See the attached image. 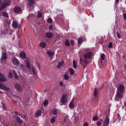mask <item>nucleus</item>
I'll return each mask as SVG.
<instances>
[{"mask_svg":"<svg viewBox=\"0 0 126 126\" xmlns=\"http://www.w3.org/2000/svg\"><path fill=\"white\" fill-rule=\"evenodd\" d=\"M125 86L122 84L119 85L116 91V94L114 98L115 101H118L123 99V97H124V92H125Z\"/></svg>","mask_w":126,"mask_h":126,"instance_id":"obj_1","label":"nucleus"},{"mask_svg":"<svg viewBox=\"0 0 126 126\" xmlns=\"http://www.w3.org/2000/svg\"><path fill=\"white\" fill-rule=\"evenodd\" d=\"M7 60V53L6 52H3L1 55L0 62L1 63H6V61Z\"/></svg>","mask_w":126,"mask_h":126,"instance_id":"obj_2","label":"nucleus"},{"mask_svg":"<svg viewBox=\"0 0 126 126\" xmlns=\"http://www.w3.org/2000/svg\"><path fill=\"white\" fill-rule=\"evenodd\" d=\"M10 2H11V1L9 0L5 2L2 3L1 6L0 7V11H2V10H4V8H6L7 6H9V5H10Z\"/></svg>","mask_w":126,"mask_h":126,"instance_id":"obj_3","label":"nucleus"},{"mask_svg":"<svg viewBox=\"0 0 126 126\" xmlns=\"http://www.w3.org/2000/svg\"><path fill=\"white\" fill-rule=\"evenodd\" d=\"M92 56H93V53L91 51L87 52L84 54V58L85 60H91L92 59Z\"/></svg>","mask_w":126,"mask_h":126,"instance_id":"obj_4","label":"nucleus"},{"mask_svg":"<svg viewBox=\"0 0 126 126\" xmlns=\"http://www.w3.org/2000/svg\"><path fill=\"white\" fill-rule=\"evenodd\" d=\"M109 125H110V119L109 116L106 115L104 119L102 126H109Z\"/></svg>","mask_w":126,"mask_h":126,"instance_id":"obj_5","label":"nucleus"},{"mask_svg":"<svg viewBox=\"0 0 126 126\" xmlns=\"http://www.w3.org/2000/svg\"><path fill=\"white\" fill-rule=\"evenodd\" d=\"M0 89H1L3 91H7V92L10 91V88L6 87L3 83L0 82Z\"/></svg>","mask_w":126,"mask_h":126,"instance_id":"obj_6","label":"nucleus"},{"mask_svg":"<svg viewBox=\"0 0 126 126\" xmlns=\"http://www.w3.org/2000/svg\"><path fill=\"white\" fill-rule=\"evenodd\" d=\"M12 26L14 29H19L20 28V24L16 21H13Z\"/></svg>","mask_w":126,"mask_h":126,"instance_id":"obj_7","label":"nucleus"},{"mask_svg":"<svg viewBox=\"0 0 126 126\" xmlns=\"http://www.w3.org/2000/svg\"><path fill=\"white\" fill-rule=\"evenodd\" d=\"M66 97H67V95L66 94H63L62 95V96L60 99V101L62 104H66L67 100H66Z\"/></svg>","mask_w":126,"mask_h":126,"instance_id":"obj_8","label":"nucleus"},{"mask_svg":"<svg viewBox=\"0 0 126 126\" xmlns=\"http://www.w3.org/2000/svg\"><path fill=\"white\" fill-rule=\"evenodd\" d=\"M15 118H16V123H18V124L19 126H21L22 125V123H23V121L22 120H21V118H20V117H19L17 115H14Z\"/></svg>","mask_w":126,"mask_h":126,"instance_id":"obj_9","label":"nucleus"},{"mask_svg":"<svg viewBox=\"0 0 126 126\" xmlns=\"http://www.w3.org/2000/svg\"><path fill=\"white\" fill-rule=\"evenodd\" d=\"M7 80L6 77L2 73H0V82H5Z\"/></svg>","mask_w":126,"mask_h":126,"instance_id":"obj_10","label":"nucleus"},{"mask_svg":"<svg viewBox=\"0 0 126 126\" xmlns=\"http://www.w3.org/2000/svg\"><path fill=\"white\" fill-rule=\"evenodd\" d=\"M99 91H100V89L97 88L94 89L93 95L95 98L98 97V95H99Z\"/></svg>","mask_w":126,"mask_h":126,"instance_id":"obj_11","label":"nucleus"},{"mask_svg":"<svg viewBox=\"0 0 126 126\" xmlns=\"http://www.w3.org/2000/svg\"><path fill=\"white\" fill-rule=\"evenodd\" d=\"M14 87L17 91H22V86L19 84H16L14 85Z\"/></svg>","mask_w":126,"mask_h":126,"instance_id":"obj_12","label":"nucleus"},{"mask_svg":"<svg viewBox=\"0 0 126 126\" xmlns=\"http://www.w3.org/2000/svg\"><path fill=\"white\" fill-rule=\"evenodd\" d=\"M12 63L14 65H18L20 63L19 60L16 58H14L12 59Z\"/></svg>","mask_w":126,"mask_h":126,"instance_id":"obj_13","label":"nucleus"},{"mask_svg":"<svg viewBox=\"0 0 126 126\" xmlns=\"http://www.w3.org/2000/svg\"><path fill=\"white\" fill-rule=\"evenodd\" d=\"M20 57L22 60H24V59H26V60H27V58H28L26 57V53L24 52H22L20 53Z\"/></svg>","mask_w":126,"mask_h":126,"instance_id":"obj_14","label":"nucleus"},{"mask_svg":"<svg viewBox=\"0 0 126 126\" xmlns=\"http://www.w3.org/2000/svg\"><path fill=\"white\" fill-rule=\"evenodd\" d=\"M21 10V8L19 6H15L14 9V11L15 13H19Z\"/></svg>","mask_w":126,"mask_h":126,"instance_id":"obj_15","label":"nucleus"},{"mask_svg":"<svg viewBox=\"0 0 126 126\" xmlns=\"http://www.w3.org/2000/svg\"><path fill=\"white\" fill-rule=\"evenodd\" d=\"M41 115H42V111L39 109L36 112L34 116L36 118H38L41 117Z\"/></svg>","mask_w":126,"mask_h":126,"instance_id":"obj_16","label":"nucleus"},{"mask_svg":"<svg viewBox=\"0 0 126 126\" xmlns=\"http://www.w3.org/2000/svg\"><path fill=\"white\" fill-rule=\"evenodd\" d=\"M64 64V61L63 60H62L61 62L58 63V64L57 66V68L60 69L61 68V66H63Z\"/></svg>","mask_w":126,"mask_h":126,"instance_id":"obj_17","label":"nucleus"},{"mask_svg":"<svg viewBox=\"0 0 126 126\" xmlns=\"http://www.w3.org/2000/svg\"><path fill=\"white\" fill-rule=\"evenodd\" d=\"M53 33L49 32H46L45 33V37H46V38H48V39H51V38H53Z\"/></svg>","mask_w":126,"mask_h":126,"instance_id":"obj_18","label":"nucleus"},{"mask_svg":"<svg viewBox=\"0 0 126 126\" xmlns=\"http://www.w3.org/2000/svg\"><path fill=\"white\" fill-rule=\"evenodd\" d=\"M28 0V5H29L30 7L33 6V4L35 3V1H34V0Z\"/></svg>","mask_w":126,"mask_h":126,"instance_id":"obj_19","label":"nucleus"},{"mask_svg":"<svg viewBox=\"0 0 126 126\" xmlns=\"http://www.w3.org/2000/svg\"><path fill=\"white\" fill-rule=\"evenodd\" d=\"M39 46H40V47L42 48V49H45V48H46V47H47V43H45L44 42H41L40 43Z\"/></svg>","mask_w":126,"mask_h":126,"instance_id":"obj_20","label":"nucleus"},{"mask_svg":"<svg viewBox=\"0 0 126 126\" xmlns=\"http://www.w3.org/2000/svg\"><path fill=\"white\" fill-rule=\"evenodd\" d=\"M26 63H27V68H30V63H29V58H27V60L26 61Z\"/></svg>","mask_w":126,"mask_h":126,"instance_id":"obj_21","label":"nucleus"},{"mask_svg":"<svg viewBox=\"0 0 126 126\" xmlns=\"http://www.w3.org/2000/svg\"><path fill=\"white\" fill-rule=\"evenodd\" d=\"M51 114L52 115H56L58 114V109L55 108L51 111Z\"/></svg>","mask_w":126,"mask_h":126,"instance_id":"obj_22","label":"nucleus"},{"mask_svg":"<svg viewBox=\"0 0 126 126\" xmlns=\"http://www.w3.org/2000/svg\"><path fill=\"white\" fill-rule=\"evenodd\" d=\"M47 55H48V56H50L51 57H53V56H55V53H54V52H52L50 51H47Z\"/></svg>","mask_w":126,"mask_h":126,"instance_id":"obj_23","label":"nucleus"},{"mask_svg":"<svg viewBox=\"0 0 126 126\" xmlns=\"http://www.w3.org/2000/svg\"><path fill=\"white\" fill-rule=\"evenodd\" d=\"M70 75H73L74 74V70L72 68H70L69 70Z\"/></svg>","mask_w":126,"mask_h":126,"instance_id":"obj_24","label":"nucleus"},{"mask_svg":"<svg viewBox=\"0 0 126 126\" xmlns=\"http://www.w3.org/2000/svg\"><path fill=\"white\" fill-rule=\"evenodd\" d=\"M2 16L4 17H6V18H8V14L6 11H4V12H2Z\"/></svg>","mask_w":126,"mask_h":126,"instance_id":"obj_25","label":"nucleus"},{"mask_svg":"<svg viewBox=\"0 0 126 126\" xmlns=\"http://www.w3.org/2000/svg\"><path fill=\"white\" fill-rule=\"evenodd\" d=\"M76 61L75 60H73V66L74 68H77V65Z\"/></svg>","mask_w":126,"mask_h":126,"instance_id":"obj_26","label":"nucleus"},{"mask_svg":"<svg viewBox=\"0 0 126 126\" xmlns=\"http://www.w3.org/2000/svg\"><path fill=\"white\" fill-rule=\"evenodd\" d=\"M64 122L65 123H67V122H68V116H67V115H65L64 116Z\"/></svg>","mask_w":126,"mask_h":126,"instance_id":"obj_27","label":"nucleus"},{"mask_svg":"<svg viewBox=\"0 0 126 126\" xmlns=\"http://www.w3.org/2000/svg\"><path fill=\"white\" fill-rule=\"evenodd\" d=\"M69 107L70 109H72L73 108H74V104H73V102L71 101L69 104Z\"/></svg>","mask_w":126,"mask_h":126,"instance_id":"obj_28","label":"nucleus"},{"mask_svg":"<svg viewBox=\"0 0 126 126\" xmlns=\"http://www.w3.org/2000/svg\"><path fill=\"white\" fill-rule=\"evenodd\" d=\"M48 104H49V100H48V99H46L43 102V105L44 106V107H46V106H47V105H48Z\"/></svg>","mask_w":126,"mask_h":126,"instance_id":"obj_29","label":"nucleus"},{"mask_svg":"<svg viewBox=\"0 0 126 126\" xmlns=\"http://www.w3.org/2000/svg\"><path fill=\"white\" fill-rule=\"evenodd\" d=\"M43 14H42V13H41V12H38L37 13V16L38 17V18H41Z\"/></svg>","mask_w":126,"mask_h":126,"instance_id":"obj_30","label":"nucleus"},{"mask_svg":"<svg viewBox=\"0 0 126 126\" xmlns=\"http://www.w3.org/2000/svg\"><path fill=\"white\" fill-rule=\"evenodd\" d=\"M32 72L33 73L34 75H36V70H35V67H32Z\"/></svg>","mask_w":126,"mask_h":126,"instance_id":"obj_31","label":"nucleus"},{"mask_svg":"<svg viewBox=\"0 0 126 126\" xmlns=\"http://www.w3.org/2000/svg\"><path fill=\"white\" fill-rule=\"evenodd\" d=\"M82 42H83V39H82V38L80 37V38H79V39L78 40V44H79V45H80V44H81Z\"/></svg>","mask_w":126,"mask_h":126,"instance_id":"obj_32","label":"nucleus"},{"mask_svg":"<svg viewBox=\"0 0 126 126\" xmlns=\"http://www.w3.org/2000/svg\"><path fill=\"white\" fill-rule=\"evenodd\" d=\"M65 45L66 46V47H69V41L68 39L65 40Z\"/></svg>","mask_w":126,"mask_h":126,"instance_id":"obj_33","label":"nucleus"},{"mask_svg":"<svg viewBox=\"0 0 126 126\" xmlns=\"http://www.w3.org/2000/svg\"><path fill=\"white\" fill-rule=\"evenodd\" d=\"M101 122H103V119H101L100 120V121H97V122H96V125H97V126H101Z\"/></svg>","mask_w":126,"mask_h":126,"instance_id":"obj_34","label":"nucleus"},{"mask_svg":"<svg viewBox=\"0 0 126 126\" xmlns=\"http://www.w3.org/2000/svg\"><path fill=\"white\" fill-rule=\"evenodd\" d=\"M20 67L22 69V70H24L25 69V66H24L23 64H21Z\"/></svg>","mask_w":126,"mask_h":126,"instance_id":"obj_35","label":"nucleus"},{"mask_svg":"<svg viewBox=\"0 0 126 126\" xmlns=\"http://www.w3.org/2000/svg\"><path fill=\"white\" fill-rule=\"evenodd\" d=\"M80 63L82 65V64H84V60L82 59V58H80Z\"/></svg>","mask_w":126,"mask_h":126,"instance_id":"obj_36","label":"nucleus"},{"mask_svg":"<svg viewBox=\"0 0 126 126\" xmlns=\"http://www.w3.org/2000/svg\"><path fill=\"white\" fill-rule=\"evenodd\" d=\"M64 79H65V80H68V79H69V77H68L67 74H65L64 75Z\"/></svg>","mask_w":126,"mask_h":126,"instance_id":"obj_37","label":"nucleus"},{"mask_svg":"<svg viewBox=\"0 0 126 126\" xmlns=\"http://www.w3.org/2000/svg\"><path fill=\"white\" fill-rule=\"evenodd\" d=\"M56 121V117H54L53 118H52L51 119V123H52V124H53V123H54Z\"/></svg>","mask_w":126,"mask_h":126,"instance_id":"obj_38","label":"nucleus"},{"mask_svg":"<svg viewBox=\"0 0 126 126\" xmlns=\"http://www.w3.org/2000/svg\"><path fill=\"white\" fill-rule=\"evenodd\" d=\"M8 77L9 78H13V74H12V73H9L8 74Z\"/></svg>","mask_w":126,"mask_h":126,"instance_id":"obj_39","label":"nucleus"},{"mask_svg":"<svg viewBox=\"0 0 126 126\" xmlns=\"http://www.w3.org/2000/svg\"><path fill=\"white\" fill-rule=\"evenodd\" d=\"M47 22L48 23H52L53 22V19H52L51 18H48L47 20Z\"/></svg>","mask_w":126,"mask_h":126,"instance_id":"obj_40","label":"nucleus"},{"mask_svg":"<svg viewBox=\"0 0 126 126\" xmlns=\"http://www.w3.org/2000/svg\"><path fill=\"white\" fill-rule=\"evenodd\" d=\"M100 58L102 61H104V60H105V54H101Z\"/></svg>","mask_w":126,"mask_h":126,"instance_id":"obj_41","label":"nucleus"},{"mask_svg":"<svg viewBox=\"0 0 126 126\" xmlns=\"http://www.w3.org/2000/svg\"><path fill=\"white\" fill-rule=\"evenodd\" d=\"M93 120L95 122L96 121L98 120V116H95L93 117Z\"/></svg>","mask_w":126,"mask_h":126,"instance_id":"obj_42","label":"nucleus"},{"mask_svg":"<svg viewBox=\"0 0 126 126\" xmlns=\"http://www.w3.org/2000/svg\"><path fill=\"white\" fill-rule=\"evenodd\" d=\"M117 35L119 39H121V38H122V36H121V34H120V32H117Z\"/></svg>","mask_w":126,"mask_h":126,"instance_id":"obj_43","label":"nucleus"},{"mask_svg":"<svg viewBox=\"0 0 126 126\" xmlns=\"http://www.w3.org/2000/svg\"><path fill=\"white\" fill-rule=\"evenodd\" d=\"M108 48H113V43L111 42H109V44L108 45Z\"/></svg>","mask_w":126,"mask_h":126,"instance_id":"obj_44","label":"nucleus"},{"mask_svg":"<svg viewBox=\"0 0 126 126\" xmlns=\"http://www.w3.org/2000/svg\"><path fill=\"white\" fill-rule=\"evenodd\" d=\"M49 29V30H52V31H53V30H54V28H53V25H50Z\"/></svg>","mask_w":126,"mask_h":126,"instance_id":"obj_45","label":"nucleus"},{"mask_svg":"<svg viewBox=\"0 0 126 126\" xmlns=\"http://www.w3.org/2000/svg\"><path fill=\"white\" fill-rule=\"evenodd\" d=\"M84 69H85V68H86V67H87V64H85L84 63L82 65Z\"/></svg>","mask_w":126,"mask_h":126,"instance_id":"obj_46","label":"nucleus"},{"mask_svg":"<svg viewBox=\"0 0 126 126\" xmlns=\"http://www.w3.org/2000/svg\"><path fill=\"white\" fill-rule=\"evenodd\" d=\"M70 43L71 46H73V45H74V40L73 39H71L70 41Z\"/></svg>","mask_w":126,"mask_h":126,"instance_id":"obj_47","label":"nucleus"},{"mask_svg":"<svg viewBox=\"0 0 126 126\" xmlns=\"http://www.w3.org/2000/svg\"><path fill=\"white\" fill-rule=\"evenodd\" d=\"M2 108L4 111H6V107H5V104L2 105Z\"/></svg>","mask_w":126,"mask_h":126,"instance_id":"obj_48","label":"nucleus"},{"mask_svg":"<svg viewBox=\"0 0 126 126\" xmlns=\"http://www.w3.org/2000/svg\"><path fill=\"white\" fill-rule=\"evenodd\" d=\"M15 116H21L20 115V113H19L18 112H17V111L15 112Z\"/></svg>","mask_w":126,"mask_h":126,"instance_id":"obj_49","label":"nucleus"},{"mask_svg":"<svg viewBox=\"0 0 126 126\" xmlns=\"http://www.w3.org/2000/svg\"><path fill=\"white\" fill-rule=\"evenodd\" d=\"M88 61H87V59H85V60H84V63L85 64H88Z\"/></svg>","mask_w":126,"mask_h":126,"instance_id":"obj_50","label":"nucleus"},{"mask_svg":"<svg viewBox=\"0 0 126 126\" xmlns=\"http://www.w3.org/2000/svg\"><path fill=\"white\" fill-rule=\"evenodd\" d=\"M123 18L124 20H126V13L123 14Z\"/></svg>","mask_w":126,"mask_h":126,"instance_id":"obj_51","label":"nucleus"},{"mask_svg":"<svg viewBox=\"0 0 126 126\" xmlns=\"http://www.w3.org/2000/svg\"><path fill=\"white\" fill-rule=\"evenodd\" d=\"M59 84L61 85V86H63V81H60L59 82Z\"/></svg>","mask_w":126,"mask_h":126,"instance_id":"obj_52","label":"nucleus"},{"mask_svg":"<svg viewBox=\"0 0 126 126\" xmlns=\"http://www.w3.org/2000/svg\"><path fill=\"white\" fill-rule=\"evenodd\" d=\"M13 73L14 74V75H16V72H15V70H13Z\"/></svg>","mask_w":126,"mask_h":126,"instance_id":"obj_53","label":"nucleus"},{"mask_svg":"<svg viewBox=\"0 0 126 126\" xmlns=\"http://www.w3.org/2000/svg\"><path fill=\"white\" fill-rule=\"evenodd\" d=\"M83 126H88V123H84Z\"/></svg>","mask_w":126,"mask_h":126,"instance_id":"obj_54","label":"nucleus"},{"mask_svg":"<svg viewBox=\"0 0 126 126\" xmlns=\"http://www.w3.org/2000/svg\"><path fill=\"white\" fill-rule=\"evenodd\" d=\"M100 63H101V65H104V61H101Z\"/></svg>","mask_w":126,"mask_h":126,"instance_id":"obj_55","label":"nucleus"},{"mask_svg":"<svg viewBox=\"0 0 126 126\" xmlns=\"http://www.w3.org/2000/svg\"><path fill=\"white\" fill-rule=\"evenodd\" d=\"M124 70L126 71V63L125 64V66H124Z\"/></svg>","mask_w":126,"mask_h":126,"instance_id":"obj_56","label":"nucleus"},{"mask_svg":"<svg viewBox=\"0 0 126 126\" xmlns=\"http://www.w3.org/2000/svg\"><path fill=\"white\" fill-rule=\"evenodd\" d=\"M15 75V78H18V76L17 75V74H16V75Z\"/></svg>","mask_w":126,"mask_h":126,"instance_id":"obj_57","label":"nucleus"},{"mask_svg":"<svg viewBox=\"0 0 126 126\" xmlns=\"http://www.w3.org/2000/svg\"><path fill=\"white\" fill-rule=\"evenodd\" d=\"M115 2L117 3V4H118V3H119V0H116Z\"/></svg>","mask_w":126,"mask_h":126,"instance_id":"obj_58","label":"nucleus"},{"mask_svg":"<svg viewBox=\"0 0 126 126\" xmlns=\"http://www.w3.org/2000/svg\"><path fill=\"white\" fill-rule=\"evenodd\" d=\"M117 116H118V120H121V118H120V114H118V115H117Z\"/></svg>","mask_w":126,"mask_h":126,"instance_id":"obj_59","label":"nucleus"},{"mask_svg":"<svg viewBox=\"0 0 126 126\" xmlns=\"http://www.w3.org/2000/svg\"><path fill=\"white\" fill-rule=\"evenodd\" d=\"M1 4H2V0H0V5H1Z\"/></svg>","mask_w":126,"mask_h":126,"instance_id":"obj_60","label":"nucleus"},{"mask_svg":"<svg viewBox=\"0 0 126 126\" xmlns=\"http://www.w3.org/2000/svg\"><path fill=\"white\" fill-rule=\"evenodd\" d=\"M124 106H125V107H126V102H124Z\"/></svg>","mask_w":126,"mask_h":126,"instance_id":"obj_61","label":"nucleus"},{"mask_svg":"<svg viewBox=\"0 0 126 126\" xmlns=\"http://www.w3.org/2000/svg\"><path fill=\"white\" fill-rule=\"evenodd\" d=\"M13 103H16V100H13Z\"/></svg>","mask_w":126,"mask_h":126,"instance_id":"obj_62","label":"nucleus"},{"mask_svg":"<svg viewBox=\"0 0 126 126\" xmlns=\"http://www.w3.org/2000/svg\"><path fill=\"white\" fill-rule=\"evenodd\" d=\"M1 30H0V34H1Z\"/></svg>","mask_w":126,"mask_h":126,"instance_id":"obj_63","label":"nucleus"},{"mask_svg":"<svg viewBox=\"0 0 126 126\" xmlns=\"http://www.w3.org/2000/svg\"><path fill=\"white\" fill-rule=\"evenodd\" d=\"M46 91H47V90H45L43 91L44 92H46Z\"/></svg>","mask_w":126,"mask_h":126,"instance_id":"obj_64","label":"nucleus"}]
</instances>
